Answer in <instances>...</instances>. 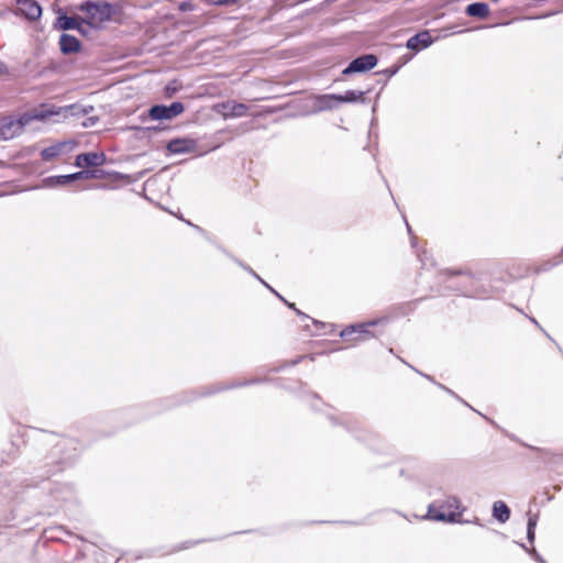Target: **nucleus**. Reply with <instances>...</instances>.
<instances>
[{
	"mask_svg": "<svg viewBox=\"0 0 563 563\" xmlns=\"http://www.w3.org/2000/svg\"><path fill=\"white\" fill-rule=\"evenodd\" d=\"M43 9L36 0H18L16 14L30 21H36L42 16Z\"/></svg>",
	"mask_w": 563,
	"mask_h": 563,
	"instance_id": "obj_13",
	"label": "nucleus"
},
{
	"mask_svg": "<svg viewBox=\"0 0 563 563\" xmlns=\"http://www.w3.org/2000/svg\"><path fill=\"white\" fill-rule=\"evenodd\" d=\"M406 225H407V230H408L409 234H412V230H411L410 225L408 224V222H406Z\"/></svg>",
	"mask_w": 563,
	"mask_h": 563,
	"instance_id": "obj_52",
	"label": "nucleus"
},
{
	"mask_svg": "<svg viewBox=\"0 0 563 563\" xmlns=\"http://www.w3.org/2000/svg\"><path fill=\"white\" fill-rule=\"evenodd\" d=\"M339 106L338 93L317 95L313 99L312 113L334 110Z\"/></svg>",
	"mask_w": 563,
	"mask_h": 563,
	"instance_id": "obj_16",
	"label": "nucleus"
},
{
	"mask_svg": "<svg viewBox=\"0 0 563 563\" xmlns=\"http://www.w3.org/2000/svg\"><path fill=\"white\" fill-rule=\"evenodd\" d=\"M41 443L49 446L34 466L35 477L46 481L73 466L81 454L78 439L41 430Z\"/></svg>",
	"mask_w": 563,
	"mask_h": 563,
	"instance_id": "obj_2",
	"label": "nucleus"
},
{
	"mask_svg": "<svg viewBox=\"0 0 563 563\" xmlns=\"http://www.w3.org/2000/svg\"><path fill=\"white\" fill-rule=\"evenodd\" d=\"M529 320H530L533 324H536L538 328H540V329L544 332V330L541 328V325H540V324H539V322L536 320V318H533V317H529Z\"/></svg>",
	"mask_w": 563,
	"mask_h": 563,
	"instance_id": "obj_49",
	"label": "nucleus"
},
{
	"mask_svg": "<svg viewBox=\"0 0 563 563\" xmlns=\"http://www.w3.org/2000/svg\"><path fill=\"white\" fill-rule=\"evenodd\" d=\"M107 162L103 152H84L75 157L74 165L79 168L100 167Z\"/></svg>",
	"mask_w": 563,
	"mask_h": 563,
	"instance_id": "obj_14",
	"label": "nucleus"
},
{
	"mask_svg": "<svg viewBox=\"0 0 563 563\" xmlns=\"http://www.w3.org/2000/svg\"><path fill=\"white\" fill-rule=\"evenodd\" d=\"M418 374H420L421 376H423L426 379H428V380L432 382L433 384H435V385L438 384V383L434 380V378H433L432 376H430V375H428V374H423V373H421V372H418Z\"/></svg>",
	"mask_w": 563,
	"mask_h": 563,
	"instance_id": "obj_44",
	"label": "nucleus"
},
{
	"mask_svg": "<svg viewBox=\"0 0 563 563\" xmlns=\"http://www.w3.org/2000/svg\"><path fill=\"white\" fill-rule=\"evenodd\" d=\"M131 130L142 131V132H158L162 130L159 125L155 126H132Z\"/></svg>",
	"mask_w": 563,
	"mask_h": 563,
	"instance_id": "obj_39",
	"label": "nucleus"
},
{
	"mask_svg": "<svg viewBox=\"0 0 563 563\" xmlns=\"http://www.w3.org/2000/svg\"><path fill=\"white\" fill-rule=\"evenodd\" d=\"M372 111H373V112H375V111H376V104H374V106H373Z\"/></svg>",
	"mask_w": 563,
	"mask_h": 563,
	"instance_id": "obj_57",
	"label": "nucleus"
},
{
	"mask_svg": "<svg viewBox=\"0 0 563 563\" xmlns=\"http://www.w3.org/2000/svg\"><path fill=\"white\" fill-rule=\"evenodd\" d=\"M223 109L227 111L223 113L224 118H240L247 113V106L236 101H228L222 103Z\"/></svg>",
	"mask_w": 563,
	"mask_h": 563,
	"instance_id": "obj_22",
	"label": "nucleus"
},
{
	"mask_svg": "<svg viewBox=\"0 0 563 563\" xmlns=\"http://www.w3.org/2000/svg\"><path fill=\"white\" fill-rule=\"evenodd\" d=\"M527 540L530 543H533L536 540V530L527 529Z\"/></svg>",
	"mask_w": 563,
	"mask_h": 563,
	"instance_id": "obj_41",
	"label": "nucleus"
},
{
	"mask_svg": "<svg viewBox=\"0 0 563 563\" xmlns=\"http://www.w3.org/2000/svg\"><path fill=\"white\" fill-rule=\"evenodd\" d=\"M369 91H371V89H367L366 91L349 89L344 93H338L339 103L340 104L341 103H355V102L365 103L366 102L365 95L368 93Z\"/></svg>",
	"mask_w": 563,
	"mask_h": 563,
	"instance_id": "obj_20",
	"label": "nucleus"
},
{
	"mask_svg": "<svg viewBox=\"0 0 563 563\" xmlns=\"http://www.w3.org/2000/svg\"><path fill=\"white\" fill-rule=\"evenodd\" d=\"M303 358H305V356L300 355V356H297L296 358H294L291 361H284L278 366L269 367L267 369V373H279V372L284 371L287 367H291V366L298 365Z\"/></svg>",
	"mask_w": 563,
	"mask_h": 563,
	"instance_id": "obj_29",
	"label": "nucleus"
},
{
	"mask_svg": "<svg viewBox=\"0 0 563 563\" xmlns=\"http://www.w3.org/2000/svg\"><path fill=\"white\" fill-rule=\"evenodd\" d=\"M311 396L314 398V399H320L319 395L316 394V393H312Z\"/></svg>",
	"mask_w": 563,
	"mask_h": 563,
	"instance_id": "obj_53",
	"label": "nucleus"
},
{
	"mask_svg": "<svg viewBox=\"0 0 563 563\" xmlns=\"http://www.w3.org/2000/svg\"><path fill=\"white\" fill-rule=\"evenodd\" d=\"M177 91H178V88H177L175 81H170L164 87V95L167 98H172Z\"/></svg>",
	"mask_w": 563,
	"mask_h": 563,
	"instance_id": "obj_36",
	"label": "nucleus"
},
{
	"mask_svg": "<svg viewBox=\"0 0 563 563\" xmlns=\"http://www.w3.org/2000/svg\"><path fill=\"white\" fill-rule=\"evenodd\" d=\"M216 539H199V540H188V541H185L178 545H176L174 549H173V552H179V551H183V550H186V549H189L194 545H197V544H200L202 542H208V541H214Z\"/></svg>",
	"mask_w": 563,
	"mask_h": 563,
	"instance_id": "obj_30",
	"label": "nucleus"
},
{
	"mask_svg": "<svg viewBox=\"0 0 563 563\" xmlns=\"http://www.w3.org/2000/svg\"><path fill=\"white\" fill-rule=\"evenodd\" d=\"M437 386L439 388H441L442 390L446 391L449 395L453 396L454 398H456L457 400H460L461 402H463L464 405H466L467 407H470L472 410H475L473 407H471L465 400H463L459 395H456L452 389H450L449 387L444 386L443 384L441 383H438Z\"/></svg>",
	"mask_w": 563,
	"mask_h": 563,
	"instance_id": "obj_37",
	"label": "nucleus"
},
{
	"mask_svg": "<svg viewBox=\"0 0 563 563\" xmlns=\"http://www.w3.org/2000/svg\"><path fill=\"white\" fill-rule=\"evenodd\" d=\"M563 263V247L561 249V253L555 255L551 261L543 263L542 271H549L554 266H558Z\"/></svg>",
	"mask_w": 563,
	"mask_h": 563,
	"instance_id": "obj_31",
	"label": "nucleus"
},
{
	"mask_svg": "<svg viewBox=\"0 0 563 563\" xmlns=\"http://www.w3.org/2000/svg\"><path fill=\"white\" fill-rule=\"evenodd\" d=\"M479 415H481L483 418H485V419H486L490 424L496 426V423H495V421H494V420H492V419L487 418L486 416H484V415H482V413H479Z\"/></svg>",
	"mask_w": 563,
	"mask_h": 563,
	"instance_id": "obj_50",
	"label": "nucleus"
},
{
	"mask_svg": "<svg viewBox=\"0 0 563 563\" xmlns=\"http://www.w3.org/2000/svg\"><path fill=\"white\" fill-rule=\"evenodd\" d=\"M57 112L54 109H40L25 112L18 118L12 115L0 117V141H8L20 135L24 128L33 120L45 121Z\"/></svg>",
	"mask_w": 563,
	"mask_h": 563,
	"instance_id": "obj_5",
	"label": "nucleus"
},
{
	"mask_svg": "<svg viewBox=\"0 0 563 563\" xmlns=\"http://www.w3.org/2000/svg\"><path fill=\"white\" fill-rule=\"evenodd\" d=\"M67 146V142H57L51 146L44 147L41 151V157L43 161H52L55 157H58L64 148Z\"/></svg>",
	"mask_w": 563,
	"mask_h": 563,
	"instance_id": "obj_26",
	"label": "nucleus"
},
{
	"mask_svg": "<svg viewBox=\"0 0 563 563\" xmlns=\"http://www.w3.org/2000/svg\"><path fill=\"white\" fill-rule=\"evenodd\" d=\"M11 446H12V448H14V450H15V451H18V450H19V449H18V446H16V444H15L14 442H11Z\"/></svg>",
	"mask_w": 563,
	"mask_h": 563,
	"instance_id": "obj_54",
	"label": "nucleus"
},
{
	"mask_svg": "<svg viewBox=\"0 0 563 563\" xmlns=\"http://www.w3.org/2000/svg\"><path fill=\"white\" fill-rule=\"evenodd\" d=\"M240 0H205L206 4L214 7H228L236 4Z\"/></svg>",
	"mask_w": 563,
	"mask_h": 563,
	"instance_id": "obj_34",
	"label": "nucleus"
},
{
	"mask_svg": "<svg viewBox=\"0 0 563 563\" xmlns=\"http://www.w3.org/2000/svg\"><path fill=\"white\" fill-rule=\"evenodd\" d=\"M75 175L77 177V180L82 179H95V168H82L79 172H75Z\"/></svg>",
	"mask_w": 563,
	"mask_h": 563,
	"instance_id": "obj_32",
	"label": "nucleus"
},
{
	"mask_svg": "<svg viewBox=\"0 0 563 563\" xmlns=\"http://www.w3.org/2000/svg\"><path fill=\"white\" fill-rule=\"evenodd\" d=\"M225 255H228L235 264H238L240 267H242L245 272H247L250 275H252L255 279H257L262 285H264L271 292H273L279 300H282L287 307L292 309L297 316L303 318V319H311L308 314L300 311L295 303L289 302L286 300L278 291H276L269 284H267L252 267L246 265L244 262L235 257L234 255L230 254L228 251L222 250Z\"/></svg>",
	"mask_w": 563,
	"mask_h": 563,
	"instance_id": "obj_10",
	"label": "nucleus"
},
{
	"mask_svg": "<svg viewBox=\"0 0 563 563\" xmlns=\"http://www.w3.org/2000/svg\"><path fill=\"white\" fill-rule=\"evenodd\" d=\"M553 498H554V496H553V495L548 496V500H549V501H550V500H552Z\"/></svg>",
	"mask_w": 563,
	"mask_h": 563,
	"instance_id": "obj_55",
	"label": "nucleus"
},
{
	"mask_svg": "<svg viewBox=\"0 0 563 563\" xmlns=\"http://www.w3.org/2000/svg\"><path fill=\"white\" fill-rule=\"evenodd\" d=\"M539 520V514H531L528 511L527 529L536 530Z\"/></svg>",
	"mask_w": 563,
	"mask_h": 563,
	"instance_id": "obj_35",
	"label": "nucleus"
},
{
	"mask_svg": "<svg viewBox=\"0 0 563 563\" xmlns=\"http://www.w3.org/2000/svg\"><path fill=\"white\" fill-rule=\"evenodd\" d=\"M416 243H417V238L416 236H412L411 238V246L415 247L416 246Z\"/></svg>",
	"mask_w": 563,
	"mask_h": 563,
	"instance_id": "obj_51",
	"label": "nucleus"
},
{
	"mask_svg": "<svg viewBox=\"0 0 563 563\" xmlns=\"http://www.w3.org/2000/svg\"><path fill=\"white\" fill-rule=\"evenodd\" d=\"M78 9L86 13V24L95 29L99 27L98 24L118 21L117 16L123 13V5L120 2L112 3L107 0H84Z\"/></svg>",
	"mask_w": 563,
	"mask_h": 563,
	"instance_id": "obj_3",
	"label": "nucleus"
},
{
	"mask_svg": "<svg viewBox=\"0 0 563 563\" xmlns=\"http://www.w3.org/2000/svg\"><path fill=\"white\" fill-rule=\"evenodd\" d=\"M389 322L388 317H382L376 319H371L365 322L360 323H352L346 325L343 330L340 332V336L342 339L349 340L352 334H357L355 338L356 341H368L373 338H376L384 333V331L374 332L371 330V328L375 327H384Z\"/></svg>",
	"mask_w": 563,
	"mask_h": 563,
	"instance_id": "obj_7",
	"label": "nucleus"
},
{
	"mask_svg": "<svg viewBox=\"0 0 563 563\" xmlns=\"http://www.w3.org/2000/svg\"><path fill=\"white\" fill-rule=\"evenodd\" d=\"M97 187H98V188H107V186H106V185H98Z\"/></svg>",
	"mask_w": 563,
	"mask_h": 563,
	"instance_id": "obj_56",
	"label": "nucleus"
},
{
	"mask_svg": "<svg viewBox=\"0 0 563 563\" xmlns=\"http://www.w3.org/2000/svg\"><path fill=\"white\" fill-rule=\"evenodd\" d=\"M468 16L477 19H486L489 15V5L486 2H472L465 8Z\"/></svg>",
	"mask_w": 563,
	"mask_h": 563,
	"instance_id": "obj_23",
	"label": "nucleus"
},
{
	"mask_svg": "<svg viewBox=\"0 0 563 563\" xmlns=\"http://www.w3.org/2000/svg\"><path fill=\"white\" fill-rule=\"evenodd\" d=\"M8 73V66L0 59V75Z\"/></svg>",
	"mask_w": 563,
	"mask_h": 563,
	"instance_id": "obj_42",
	"label": "nucleus"
},
{
	"mask_svg": "<svg viewBox=\"0 0 563 563\" xmlns=\"http://www.w3.org/2000/svg\"><path fill=\"white\" fill-rule=\"evenodd\" d=\"M99 122L98 115H91L86 118V120L81 123L84 128H92Z\"/></svg>",
	"mask_w": 563,
	"mask_h": 563,
	"instance_id": "obj_38",
	"label": "nucleus"
},
{
	"mask_svg": "<svg viewBox=\"0 0 563 563\" xmlns=\"http://www.w3.org/2000/svg\"><path fill=\"white\" fill-rule=\"evenodd\" d=\"M413 56V53L404 54L390 67L377 71L376 75L395 76L407 63H409L412 59Z\"/></svg>",
	"mask_w": 563,
	"mask_h": 563,
	"instance_id": "obj_25",
	"label": "nucleus"
},
{
	"mask_svg": "<svg viewBox=\"0 0 563 563\" xmlns=\"http://www.w3.org/2000/svg\"><path fill=\"white\" fill-rule=\"evenodd\" d=\"M379 59L373 53L362 54L353 58L346 67L342 70L343 76H351L355 74H365L374 69Z\"/></svg>",
	"mask_w": 563,
	"mask_h": 563,
	"instance_id": "obj_9",
	"label": "nucleus"
},
{
	"mask_svg": "<svg viewBox=\"0 0 563 563\" xmlns=\"http://www.w3.org/2000/svg\"><path fill=\"white\" fill-rule=\"evenodd\" d=\"M178 8H179L180 11L187 12V11H191L194 5L189 1H183V2L179 3Z\"/></svg>",
	"mask_w": 563,
	"mask_h": 563,
	"instance_id": "obj_40",
	"label": "nucleus"
},
{
	"mask_svg": "<svg viewBox=\"0 0 563 563\" xmlns=\"http://www.w3.org/2000/svg\"><path fill=\"white\" fill-rule=\"evenodd\" d=\"M107 177H111L114 180H124L129 179L130 176L120 172H107L104 169H100L98 167L95 168V179H103Z\"/></svg>",
	"mask_w": 563,
	"mask_h": 563,
	"instance_id": "obj_27",
	"label": "nucleus"
},
{
	"mask_svg": "<svg viewBox=\"0 0 563 563\" xmlns=\"http://www.w3.org/2000/svg\"><path fill=\"white\" fill-rule=\"evenodd\" d=\"M519 545L538 563H548L534 548L528 549L525 543H520Z\"/></svg>",
	"mask_w": 563,
	"mask_h": 563,
	"instance_id": "obj_33",
	"label": "nucleus"
},
{
	"mask_svg": "<svg viewBox=\"0 0 563 563\" xmlns=\"http://www.w3.org/2000/svg\"><path fill=\"white\" fill-rule=\"evenodd\" d=\"M453 276H462L463 279L456 285H446L445 289L450 292L470 298H476L487 294V290L483 286L476 284L479 277L468 271L445 269L439 274L438 278L439 282L446 283Z\"/></svg>",
	"mask_w": 563,
	"mask_h": 563,
	"instance_id": "obj_6",
	"label": "nucleus"
},
{
	"mask_svg": "<svg viewBox=\"0 0 563 563\" xmlns=\"http://www.w3.org/2000/svg\"><path fill=\"white\" fill-rule=\"evenodd\" d=\"M492 515L498 522L505 523L509 520L511 510L505 501L497 500L493 504Z\"/></svg>",
	"mask_w": 563,
	"mask_h": 563,
	"instance_id": "obj_24",
	"label": "nucleus"
},
{
	"mask_svg": "<svg viewBox=\"0 0 563 563\" xmlns=\"http://www.w3.org/2000/svg\"><path fill=\"white\" fill-rule=\"evenodd\" d=\"M75 181H77L75 173L48 176L43 180L45 187H60L73 184Z\"/></svg>",
	"mask_w": 563,
	"mask_h": 563,
	"instance_id": "obj_21",
	"label": "nucleus"
},
{
	"mask_svg": "<svg viewBox=\"0 0 563 563\" xmlns=\"http://www.w3.org/2000/svg\"><path fill=\"white\" fill-rule=\"evenodd\" d=\"M49 109H54L59 114L62 111L69 112L71 117H84L91 113L95 108L91 104H80V103H73L69 106H66L64 108L56 109L55 107H51Z\"/></svg>",
	"mask_w": 563,
	"mask_h": 563,
	"instance_id": "obj_19",
	"label": "nucleus"
},
{
	"mask_svg": "<svg viewBox=\"0 0 563 563\" xmlns=\"http://www.w3.org/2000/svg\"><path fill=\"white\" fill-rule=\"evenodd\" d=\"M84 24H86L85 19L78 16H70L65 11L59 10L57 18L54 22V29L62 31L75 30L79 32L81 35L86 36L88 34V31L84 27Z\"/></svg>",
	"mask_w": 563,
	"mask_h": 563,
	"instance_id": "obj_11",
	"label": "nucleus"
},
{
	"mask_svg": "<svg viewBox=\"0 0 563 563\" xmlns=\"http://www.w3.org/2000/svg\"><path fill=\"white\" fill-rule=\"evenodd\" d=\"M329 420L332 422L333 426H343L349 432H353L355 430V427L351 421V417L347 415H342L340 418L329 416Z\"/></svg>",
	"mask_w": 563,
	"mask_h": 563,
	"instance_id": "obj_28",
	"label": "nucleus"
},
{
	"mask_svg": "<svg viewBox=\"0 0 563 563\" xmlns=\"http://www.w3.org/2000/svg\"><path fill=\"white\" fill-rule=\"evenodd\" d=\"M470 522L468 523H474V525H477V526H482L481 523V520L478 517H474L473 520H468Z\"/></svg>",
	"mask_w": 563,
	"mask_h": 563,
	"instance_id": "obj_48",
	"label": "nucleus"
},
{
	"mask_svg": "<svg viewBox=\"0 0 563 563\" xmlns=\"http://www.w3.org/2000/svg\"><path fill=\"white\" fill-rule=\"evenodd\" d=\"M385 76V79L384 80H377V84H382L383 87L387 85V81L388 79H390L393 76H389V75H384Z\"/></svg>",
	"mask_w": 563,
	"mask_h": 563,
	"instance_id": "obj_45",
	"label": "nucleus"
},
{
	"mask_svg": "<svg viewBox=\"0 0 563 563\" xmlns=\"http://www.w3.org/2000/svg\"><path fill=\"white\" fill-rule=\"evenodd\" d=\"M58 45L63 55L77 54L82 49L81 41L75 35L65 32L60 34Z\"/></svg>",
	"mask_w": 563,
	"mask_h": 563,
	"instance_id": "obj_17",
	"label": "nucleus"
},
{
	"mask_svg": "<svg viewBox=\"0 0 563 563\" xmlns=\"http://www.w3.org/2000/svg\"><path fill=\"white\" fill-rule=\"evenodd\" d=\"M197 148V141L190 137H174L166 144L169 154L192 153Z\"/></svg>",
	"mask_w": 563,
	"mask_h": 563,
	"instance_id": "obj_15",
	"label": "nucleus"
},
{
	"mask_svg": "<svg viewBox=\"0 0 563 563\" xmlns=\"http://www.w3.org/2000/svg\"><path fill=\"white\" fill-rule=\"evenodd\" d=\"M434 40L429 30H422L412 36H410L406 42V47L410 49L413 54H417L433 44Z\"/></svg>",
	"mask_w": 563,
	"mask_h": 563,
	"instance_id": "obj_12",
	"label": "nucleus"
},
{
	"mask_svg": "<svg viewBox=\"0 0 563 563\" xmlns=\"http://www.w3.org/2000/svg\"><path fill=\"white\" fill-rule=\"evenodd\" d=\"M185 111L181 101H173L170 104L157 103L147 109V118L153 121H169Z\"/></svg>",
	"mask_w": 563,
	"mask_h": 563,
	"instance_id": "obj_8",
	"label": "nucleus"
},
{
	"mask_svg": "<svg viewBox=\"0 0 563 563\" xmlns=\"http://www.w3.org/2000/svg\"><path fill=\"white\" fill-rule=\"evenodd\" d=\"M186 223L194 227L198 232L205 233V230L201 227L192 224L190 221H186Z\"/></svg>",
	"mask_w": 563,
	"mask_h": 563,
	"instance_id": "obj_46",
	"label": "nucleus"
},
{
	"mask_svg": "<svg viewBox=\"0 0 563 563\" xmlns=\"http://www.w3.org/2000/svg\"><path fill=\"white\" fill-rule=\"evenodd\" d=\"M268 376L263 377H253L250 379H238L232 380L230 383H216L208 386H201L196 389H189L181 391L179 394H176L170 397L162 398L156 401H153L148 405H146V412L141 407H133L129 408L120 413L121 417H129L132 418L133 422L147 418L153 415L162 413L166 410L173 409L177 406H183L186 404H189L191 401H195L201 397H209L212 395H216L218 393H222L225 390L240 388V387H247L252 385H258V384H266L272 382Z\"/></svg>",
	"mask_w": 563,
	"mask_h": 563,
	"instance_id": "obj_1",
	"label": "nucleus"
},
{
	"mask_svg": "<svg viewBox=\"0 0 563 563\" xmlns=\"http://www.w3.org/2000/svg\"><path fill=\"white\" fill-rule=\"evenodd\" d=\"M521 445L527 446V448H529L531 451H534V452H543V450H542V449H540V448H538V446H533V445H528V444H526V443H523V442H521Z\"/></svg>",
	"mask_w": 563,
	"mask_h": 563,
	"instance_id": "obj_43",
	"label": "nucleus"
},
{
	"mask_svg": "<svg viewBox=\"0 0 563 563\" xmlns=\"http://www.w3.org/2000/svg\"><path fill=\"white\" fill-rule=\"evenodd\" d=\"M313 324L319 329V328H324L325 324L322 322V321H319V320H316V319H311Z\"/></svg>",
	"mask_w": 563,
	"mask_h": 563,
	"instance_id": "obj_47",
	"label": "nucleus"
},
{
	"mask_svg": "<svg viewBox=\"0 0 563 563\" xmlns=\"http://www.w3.org/2000/svg\"><path fill=\"white\" fill-rule=\"evenodd\" d=\"M466 508L462 505L457 496L450 495L442 501H433L428 506L427 514L422 519L445 522V523H464L468 520L462 519V515Z\"/></svg>",
	"mask_w": 563,
	"mask_h": 563,
	"instance_id": "obj_4",
	"label": "nucleus"
},
{
	"mask_svg": "<svg viewBox=\"0 0 563 563\" xmlns=\"http://www.w3.org/2000/svg\"><path fill=\"white\" fill-rule=\"evenodd\" d=\"M48 490L56 503L69 500L74 495L73 486L69 484L52 483Z\"/></svg>",
	"mask_w": 563,
	"mask_h": 563,
	"instance_id": "obj_18",
	"label": "nucleus"
}]
</instances>
